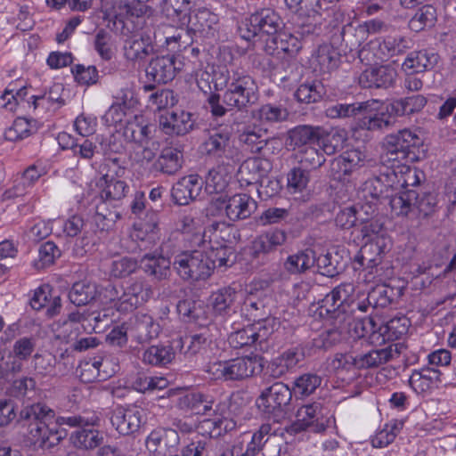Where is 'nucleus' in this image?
I'll return each instance as SVG.
<instances>
[{
    "instance_id": "338daca9",
    "label": "nucleus",
    "mask_w": 456,
    "mask_h": 456,
    "mask_svg": "<svg viewBox=\"0 0 456 456\" xmlns=\"http://www.w3.org/2000/svg\"><path fill=\"white\" fill-rule=\"evenodd\" d=\"M177 312L185 322H195L200 326L205 325L201 320H207L205 309L200 302L193 300H180L177 304Z\"/></svg>"
},
{
    "instance_id": "c756f323",
    "label": "nucleus",
    "mask_w": 456,
    "mask_h": 456,
    "mask_svg": "<svg viewBox=\"0 0 456 456\" xmlns=\"http://www.w3.org/2000/svg\"><path fill=\"white\" fill-rule=\"evenodd\" d=\"M154 131V126L144 123L142 117L134 116L126 123L123 136L127 142L144 147L149 144Z\"/></svg>"
},
{
    "instance_id": "a211bd4d",
    "label": "nucleus",
    "mask_w": 456,
    "mask_h": 456,
    "mask_svg": "<svg viewBox=\"0 0 456 456\" xmlns=\"http://www.w3.org/2000/svg\"><path fill=\"white\" fill-rule=\"evenodd\" d=\"M379 172V175H374L362 183L359 192L362 200L379 202L380 200H387L390 197V192L394 191L395 176L394 174H389L388 168L382 164Z\"/></svg>"
},
{
    "instance_id": "4d7b16f0",
    "label": "nucleus",
    "mask_w": 456,
    "mask_h": 456,
    "mask_svg": "<svg viewBox=\"0 0 456 456\" xmlns=\"http://www.w3.org/2000/svg\"><path fill=\"white\" fill-rule=\"evenodd\" d=\"M389 105L386 111L364 114L357 122V128L368 131H379L387 128L392 124Z\"/></svg>"
},
{
    "instance_id": "cd10ccee",
    "label": "nucleus",
    "mask_w": 456,
    "mask_h": 456,
    "mask_svg": "<svg viewBox=\"0 0 456 456\" xmlns=\"http://www.w3.org/2000/svg\"><path fill=\"white\" fill-rule=\"evenodd\" d=\"M270 298L263 293V291H256L249 293L244 298L241 311L243 314L253 322L274 318L271 315L269 306Z\"/></svg>"
},
{
    "instance_id": "0e129e2a",
    "label": "nucleus",
    "mask_w": 456,
    "mask_h": 456,
    "mask_svg": "<svg viewBox=\"0 0 456 456\" xmlns=\"http://www.w3.org/2000/svg\"><path fill=\"white\" fill-rule=\"evenodd\" d=\"M102 362L101 360L94 359L83 361L79 363L77 372L83 383H93L105 380L109 374L107 372H101V366Z\"/></svg>"
},
{
    "instance_id": "412c9836",
    "label": "nucleus",
    "mask_w": 456,
    "mask_h": 456,
    "mask_svg": "<svg viewBox=\"0 0 456 456\" xmlns=\"http://www.w3.org/2000/svg\"><path fill=\"white\" fill-rule=\"evenodd\" d=\"M199 89L206 95L207 110L211 114L213 120L224 117L228 110L221 103V95L214 91L213 71L208 69L200 70L196 76Z\"/></svg>"
},
{
    "instance_id": "ddd939ff",
    "label": "nucleus",
    "mask_w": 456,
    "mask_h": 456,
    "mask_svg": "<svg viewBox=\"0 0 456 456\" xmlns=\"http://www.w3.org/2000/svg\"><path fill=\"white\" fill-rule=\"evenodd\" d=\"M256 208V202L246 193L235 194L228 199L217 197L213 199L208 208V215H215L218 211H225L231 221L246 219Z\"/></svg>"
},
{
    "instance_id": "37998d69",
    "label": "nucleus",
    "mask_w": 456,
    "mask_h": 456,
    "mask_svg": "<svg viewBox=\"0 0 456 456\" xmlns=\"http://www.w3.org/2000/svg\"><path fill=\"white\" fill-rule=\"evenodd\" d=\"M440 375L441 372L436 368L414 370L409 379V384L417 394H424L436 386Z\"/></svg>"
},
{
    "instance_id": "6e6552de",
    "label": "nucleus",
    "mask_w": 456,
    "mask_h": 456,
    "mask_svg": "<svg viewBox=\"0 0 456 456\" xmlns=\"http://www.w3.org/2000/svg\"><path fill=\"white\" fill-rule=\"evenodd\" d=\"M212 261L205 250H184L174 256L172 267L183 281L206 280L212 274Z\"/></svg>"
},
{
    "instance_id": "09e8293b",
    "label": "nucleus",
    "mask_w": 456,
    "mask_h": 456,
    "mask_svg": "<svg viewBox=\"0 0 456 456\" xmlns=\"http://www.w3.org/2000/svg\"><path fill=\"white\" fill-rule=\"evenodd\" d=\"M58 426L82 428L84 427H100L101 413L94 411H84L78 414H65L56 418Z\"/></svg>"
},
{
    "instance_id": "9d476101",
    "label": "nucleus",
    "mask_w": 456,
    "mask_h": 456,
    "mask_svg": "<svg viewBox=\"0 0 456 456\" xmlns=\"http://www.w3.org/2000/svg\"><path fill=\"white\" fill-rule=\"evenodd\" d=\"M291 399L290 388L283 382H275L262 390L256 405L268 418L279 422L287 415Z\"/></svg>"
},
{
    "instance_id": "f03ea898",
    "label": "nucleus",
    "mask_w": 456,
    "mask_h": 456,
    "mask_svg": "<svg viewBox=\"0 0 456 456\" xmlns=\"http://www.w3.org/2000/svg\"><path fill=\"white\" fill-rule=\"evenodd\" d=\"M351 283L340 284L328 293L319 302V314L322 318L334 320L337 323L351 325V320H361L359 314V297L354 298L351 293Z\"/></svg>"
},
{
    "instance_id": "4c0bfd02",
    "label": "nucleus",
    "mask_w": 456,
    "mask_h": 456,
    "mask_svg": "<svg viewBox=\"0 0 456 456\" xmlns=\"http://www.w3.org/2000/svg\"><path fill=\"white\" fill-rule=\"evenodd\" d=\"M341 54L333 45L323 44L317 49L313 57L314 70L326 74L337 69L340 63Z\"/></svg>"
},
{
    "instance_id": "de8ad7c7",
    "label": "nucleus",
    "mask_w": 456,
    "mask_h": 456,
    "mask_svg": "<svg viewBox=\"0 0 456 456\" xmlns=\"http://www.w3.org/2000/svg\"><path fill=\"white\" fill-rule=\"evenodd\" d=\"M412 47L411 38L400 35L387 36L379 41V50L381 60L404 53Z\"/></svg>"
},
{
    "instance_id": "e2e57ef3",
    "label": "nucleus",
    "mask_w": 456,
    "mask_h": 456,
    "mask_svg": "<svg viewBox=\"0 0 456 456\" xmlns=\"http://www.w3.org/2000/svg\"><path fill=\"white\" fill-rule=\"evenodd\" d=\"M320 274L327 277H334L338 275L343 269L344 265L341 263V256L338 252L326 253L320 256L315 255V265Z\"/></svg>"
},
{
    "instance_id": "bf43d9fd",
    "label": "nucleus",
    "mask_w": 456,
    "mask_h": 456,
    "mask_svg": "<svg viewBox=\"0 0 456 456\" xmlns=\"http://www.w3.org/2000/svg\"><path fill=\"white\" fill-rule=\"evenodd\" d=\"M230 175L224 165L221 164L210 169L205 179V190L208 193H221L229 184Z\"/></svg>"
},
{
    "instance_id": "c03bdc74",
    "label": "nucleus",
    "mask_w": 456,
    "mask_h": 456,
    "mask_svg": "<svg viewBox=\"0 0 456 456\" xmlns=\"http://www.w3.org/2000/svg\"><path fill=\"white\" fill-rule=\"evenodd\" d=\"M315 265V251L312 248L299 250L289 255L283 263V268L289 274H301Z\"/></svg>"
},
{
    "instance_id": "864d4df0",
    "label": "nucleus",
    "mask_w": 456,
    "mask_h": 456,
    "mask_svg": "<svg viewBox=\"0 0 456 456\" xmlns=\"http://www.w3.org/2000/svg\"><path fill=\"white\" fill-rule=\"evenodd\" d=\"M326 94L322 81L314 79L302 83L295 92L296 99L304 103L317 102Z\"/></svg>"
},
{
    "instance_id": "2eb2a0df",
    "label": "nucleus",
    "mask_w": 456,
    "mask_h": 456,
    "mask_svg": "<svg viewBox=\"0 0 456 456\" xmlns=\"http://www.w3.org/2000/svg\"><path fill=\"white\" fill-rule=\"evenodd\" d=\"M110 419L119 435L131 436L137 433L146 422L145 411L135 404L118 406L111 411Z\"/></svg>"
},
{
    "instance_id": "49530a36",
    "label": "nucleus",
    "mask_w": 456,
    "mask_h": 456,
    "mask_svg": "<svg viewBox=\"0 0 456 456\" xmlns=\"http://www.w3.org/2000/svg\"><path fill=\"white\" fill-rule=\"evenodd\" d=\"M289 110L281 104L265 103L252 111V117L261 124L273 125L288 119Z\"/></svg>"
},
{
    "instance_id": "4468645a",
    "label": "nucleus",
    "mask_w": 456,
    "mask_h": 456,
    "mask_svg": "<svg viewBox=\"0 0 456 456\" xmlns=\"http://www.w3.org/2000/svg\"><path fill=\"white\" fill-rule=\"evenodd\" d=\"M289 10L297 13L295 32L301 37L317 33V17L322 10L320 0H285Z\"/></svg>"
},
{
    "instance_id": "5fc2aeb1",
    "label": "nucleus",
    "mask_w": 456,
    "mask_h": 456,
    "mask_svg": "<svg viewBox=\"0 0 456 456\" xmlns=\"http://www.w3.org/2000/svg\"><path fill=\"white\" fill-rule=\"evenodd\" d=\"M97 185L101 188L99 193L101 199L107 200L110 203L121 200L129 191V186L122 180L100 179Z\"/></svg>"
},
{
    "instance_id": "473e14b6",
    "label": "nucleus",
    "mask_w": 456,
    "mask_h": 456,
    "mask_svg": "<svg viewBox=\"0 0 456 456\" xmlns=\"http://www.w3.org/2000/svg\"><path fill=\"white\" fill-rule=\"evenodd\" d=\"M117 203L101 199L99 196L95 199V215L93 222L100 232H108L111 230L117 220L120 218V214L116 210Z\"/></svg>"
},
{
    "instance_id": "c9c22d12",
    "label": "nucleus",
    "mask_w": 456,
    "mask_h": 456,
    "mask_svg": "<svg viewBox=\"0 0 456 456\" xmlns=\"http://www.w3.org/2000/svg\"><path fill=\"white\" fill-rule=\"evenodd\" d=\"M237 296V291L232 287H224L213 292L209 297V305L215 314L224 317L235 313Z\"/></svg>"
},
{
    "instance_id": "423d86ee",
    "label": "nucleus",
    "mask_w": 456,
    "mask_h": 456,
    "mask_svg": "<svg viewBox=\"0 0 456 456\" xmlns=\"http://www.w3.org/2000/svg\"><path fill=\"white\" fill-rule=\"evenodd\" d=\"M422 145L421 138L411 129H403L386 136L380 156V164L387 165L402 161H414L417 151Z\"/></svg>"
},
{
    "instance_id": "f257e3e1",
    "label": "nucleus",
    "mask_w": 456,
    "mask_h": 456,
    "mask_svg": "<svg viewBox=\"0 0 456 456\" xmlns=\"http://www.w3.org/2000/svg\"><path fill=\"white\" fill-rule=\"evenodd\" d=\"M55 412L42 403L24 407L17 421L26 428L25 441L35 449H51L62 440L63 436L56 428H50L48 422L53 419Z\"/></svg>"
},
{
    "instance_id": "7ed1b4c3",
    "label": "nucleus",
    "mask_w": 456,
    "mask_h": 456,
    "mask_svg": "<svg viewBox=\"0 0 456 456\" xmlns=\"http://www.w3.org/2000/svg\"><path fill=\"white\" fill-rule=\"evenodd\" d=\"M281 322L276 318H268L253 322L242 329L232 332L228 342L232 348H251L265 352L272 345L273 336L280 328Z\"/></svg>"
},
{
    "instance_id": "bb28decb",
    "label": "nucleus",
    "mask_w": 456,
    "mask_h": 456,
    "mask_svg": "<svg viewBox=\"0 0 456 456\" xmlns=\"http://www.w3.org/2000/svg\"><path fill=\"white\" fill-rule=\"evenodd\" d=\"M203 180L198 175L183 176L172 187V197L180 206H186L196 200L202 190Z\"/></svg>"
},
{
    "instance_id": "72a5a7b5",
    "label": "nucleus",
    "mask_w": 456,
    "mask_h": 456,
    "mask_svg": "<svg viewBox=\"0 0 456 456\" xmlns=\"http://www.w3.org/2000/svg\"><path fill=\"white\" fill-rule=\"evenodd\" d=\"M172 261L163 256L148 253L141 259V268L149 276L157 281L168 279L171 275Z\"/></svg>"
},
{
    "instance_id": "20e7f679",
    "label": "nucleus",
    "mask_w": 456,
    "mask_h": 456,
    "mask_svg": "<svg viewBox=\"0 0 456 456\" xmlns=\"http://www.w3.org/2000/svg\"><path fill=\"white\" fill-rule=\"evenodd\" d=\"M228 89L222 96V104L229 110H247L259 98V88L256 81L248 74L234 70Z\"/></svg>"
},
{
    "instance_id": "5701e85b",
    "label": "nucleus",
    "mask_w": 456,
    "mask_h": 456,
    "mask_svg": "<svg viewBox=\"0 0 456 456\" xmlns=\"http://www.w3.org/2000/svg\"><path fill=\"white\" fill-rule=\"evenodd\" d=\"M127 325L131 338L140 344L156 338L161 330L159 323L151 315L142 313L131 317Z\"/></svg>"
},
{
    "instance_id": "c85d7f7f",
    "label": "nucleus",
    "mask_w": 456,
    "mask_h": 456,
    "mask_svg": "<svg viewBox=\"0 0 456 456\" xmlns=\"http://www.w3.org/2000/svg\"><path fill=\"white\" fill-rule=\"evenodd\" d=\"M187 23L191 35L198 33L203 37H213L216 31L218 16L207 8H199L194 13L188 17Z\"/></svg>"
},
{
    "instance_id": "79ce46f5",
    "label": "nucleus",
    "mask_w": 456,
    "mask_h": 456,
    "mask_svg": "<svg viewBox=\"0 0 456 456\" xmlns=\"http://www.w3.org/2000/svg\"><path fill=\"white\" fill-rule=\"evenodd\" d=\"M393 348L391 346L379 349H370L361 354H356V369L378 368L387 363L393 358Z\"/></svg>"
},
{
    "instance_id": "603ef678",
    "label": "nucleus",
    "mask_w": 456,
    "mask_h": 456,
    "mask_svg": "<svg viewBox=\"0 0 456 456\" xmlns=\"http://www.w3.org/2000/svg\"><path fill=\"white\" fill-rule=\"evenodd\" d=\"M320 127L310 126H297L288 133V144L294 149L307 144H317Z\"/></svg>"
},
{
    "instance_id": "58836bf2",
    "label": "nucleus",
    "mask_w": 456,
    "mask_h": 456,
    "mask_svg": "<svg viewBox=\"0 0 456 456\" xmlns=\"http://www.w3.org/2000/svg\"><path fill=\"white\" fill-rule=\"evenodd\" d=\"M175 349L174 340L171 343L151 346L142 352L141 359L144 364L166 366L175 358Z\"/></svg>"
},
{
    "instance_id": "393cba45",
    "label": "nucleus",
    "mask_w": 456,
    "mask_h": 456,
    "mask_svg": "<svg viewBox=\"0 0 456 456\" xmlns=\"http://www.w3.org/2000/svg\"><path fill=\"white\" fill-rule=\"evenodd\" d=\"M212 343V335L208 328L174 340L175 348L179 349L185 357L207 353Z\"/></svg>"
},
{
    "instance_id": "774afa93",
    "label": "nucleus",
    "mask_w": 456,
    "mask_h": 456,
    "mask_svg": "<svg viewBox=\"0 0 456 456\" xmlns=\"http://www.w3.org/2000/svg\"><path fill=\"white\" fill-rule=\"evenodd\" d=\"M346 142V136L344 131H332L326 134H318L317 145L327 155H333L342 151Z\"/></svg>"
},
{
    "instance_id": "aec40b11",
    "label": "nucleus",
    "mask_w": 456,
    "mask_h": 456,
    "mask_svg": "<svg viewBox=\"0 0 456 456\" xmlns=\"http://www.w3.org/2000/svg\"><path fill=\"white\" fill-rule=\"evenodd\" d=\"M396 77V69L390 65L370 66L359 75L358 84L365 89H387L395 85Z\"/></svg>"
},
{
    "instance_id": "69168bd1",
    "label": "nucleus",
    "mask_w": 456,
    "mask_h": 456,
    "mask_svg": "<svg viewBox=\"0 0 456 456\" xmlns=\"http://www.w3.org/2000/svg\"><path fill=\"white\" fill-rule=\"evenodd\" d=\"M436 19V9L431 4H425L410 20L409 28L412 31L419 32L426 28H432Z\"/></svg>"
},
{
    "instance_id": "8fccbe9b",
    "label": "nucleus",
    "mask_w": 456,
    "mask_h": 456,
    "mask_svg": "<svg viewBox=\"0 0 456 456\" xmlns=\"http://www.w3.org/2000/svg\"><path fill=\"white\" fill-rule=\"evenodd\" d=\"M428 100L422 94H414L393 101L390 104L391 113L395 116H410L419 112L427 104Z\"/></svg>"
},
{
    "instance_id": "13d9d810",
    "label": "nucleus",
    "mask_w": 456,
    "mask_h": 456,
    "mask_svg": "<svg viewBox=\"0 0 456 456\" xmlns=\"http://www.w3.org/2000/svg\"><path fill=\"white\" fill-rule=\"evenodd\" d=\"M369 104L364 102L342 103L337 102L326 109V116L330 118H353L359 114H364Z\"/></svg>"
},
{
    "instance_id": "6e6d98bb",
    "label": "nucleus",
    "mask_w": 456,
    "mask_h": 456,
    "mask_svg": "<svg viewBox=\"0 0 456 456\" xmlns=\"http://www.w3.org/2000/svg\"><path fill=\"white\" fill-rule=\"evenodd\" d=\"M97 296V286L87 281L75 282L69 292L70 302L77 306L93 302Z\"/></svg>"
},
{
    "instance_id": "e433bc0d",
    "label": "nucleus",
    "mask_w": 456,
    "mask_h": 456,
    "mask_svg": "<svg viewBox=\"0 0 456 456\" xmlns=\"http://www.w3.org/2000/svg\"><path fill=\"white\" fill-rule=\"evenodd\" d=\"M439 61V55L433 49H422L411 52L403 63L404 69L424 72L433 69Z\"/></svg>"
},
{
    "instance_id": "f8f14e48",
    "label": "nucleus",
    "mask_w": 456,
    "mask_h": 456,
    "mask_svg": "<svg viewBox=\"0 0 456 456\" xmlns=\"http://www.w3.org/2000/svg\"><path fill=\"white\" fill-rule=\"evenodd\" d=\"M323 410L321 402L303 404L297 411L296 420L286 428V431L292 436L303 431L324 432L327 428V421L324 418Z\"/></svg>"
},
{
    "instance_id": "3c124183",
    "label": "nucleus",
    "mask_w": 456,
    "mask_h": 456,
    "mask_svg": "<svg viewBox=\"0 0 456 456\" xmlns=\"http://www.w3.org/2000/svg\"><path fill=\"white\" fill-rule=\"evenodd\" d=\"M417 199V191L406 190L393 195L390 193L389 205L392 212L397 216H407L414 213V200Z\"/></svg>"
},
{
    "instance_id": "052dcab7",
    "label": "nucleus",
    "mask_w": 456,
    "mask_h": 456,
    "mask_svg": "<svg viewBox=\"0 0 456 456\" xmlns=\"http://www.w3.org/2000/svg\"><path fill=\"white\" fill-rule=\"evenodd\" d=\"M216 442L211 436L198 434L182 448L180 456H209Z\"/></svg>"
},
{
    "instance_id": "b1692460",
    "label": "nucleus",
    "mask_w": 456,
    "mask_h": 456,
    "mask_svg": "<svg viewBox=\"0 0 456 456\" xmlns=\"http://www.w3.org/2000/svg\"><path fill=\"white\" fill-rule=\"evenodd\" d=\"M240 142L248 146L253 153H257L264 158L268 157L274 150V139L267 138V131L256 126H247L239 134Z\"/></svg>"
},
{
    "instance_id": "a19ab883",
    "label": "nucleus",
    "mask_w": 456,
    "mask_h": 456,
    "mask_svg": "<svg viewBox=\"0 0 456 456\" xmlns=\"http://www.w3.org/2000/svg\"><path fill=\"white\" fill-rule=\"evenodd\" d=\"M287 239L284 231L280 229L269 230L256 236L252 242V249L255 256L268 254L282 245Z\"/></svg>"
},
{
    "instance_id": "7c9ffc66",
    "label": "nucleus",
    "mask_w": 456,
    "mask_h": 456,
    "mask_svg": "<svg viewBox=\"0 0 456 456\" xmlns=\"http://www.w3.org/2000/svg\"><path fill=\"white\" fill-rule=\"evenodd\" d=\"M301 48L302 43L297 37L281 31L271 40H267V43L264 46L265 52L270 55L286 53L289 56H293L297 53Z\"/></svg>"
},
{
    "instance_id": "f704fd0d",
    "label": "nucleus",
    "mask_w": 456,
    "mask_h": 456,
    "mask_svg": "<svg viewBox=\"0 0 456 456\" xmlns=\"http://www.w3.org/2000/svg\"><path fill=\"white\" fill-rule=\"evenodd\" d=\"M286 191L295 199H302L308 195V184L310 183V172L298 165L290 168L286 175Z\"/></svg>"
},
{
    "instance_id": "2f4dec72",
    "label": "nucleus",
    "mask_w": 456,
    "mask_h": 456,
    "mask_svg": "<svg viewBox=\"0 0 456 456\" xmlns=\"http://www.w3.org/2000/svg\"><path fill=\"white\" fill-rule=\"evenodd\" d=\"M183 152L175 147H165L152 164V170L166 175H175L183 167Z\"/></svg>"
},
{
    "instance_id": "39448f33",
    "label": "nucleus",
    "mask_w": 456,
    "mask_h": 456,
    "mask_svg": "<svg viewBox=\"0 0 456 456\" xmlns=\"http://www.w3.org/2000/svg\"><path fill=\"white\" fill-rule=\"evenodd\" d=\"M283 28L280 15L271 8H263L240 21L238 31L241 38L251 41L271 40Z\"/></svg>"
},
{
    "instance_id": "4be33fe9",
    "label": "nucleus",
    "mask_w": 456,
    "mask_h": 456,
    "mask_svg": "<svg viewBox=\"0 0 456 456\" xmlns=\"http://www.w3.org/2000/svg\"><path fill=\"white\" fill-rule=\"evenodd\" d=\"M148 220H142L134 224L131 238L138 242L141 249H150L159 240V215L157 211H147Z\"/></svg>"
},
{
    "instance_id": "0eeeda50",
    "label": "nucleus",
    "mask_w": 456,
    "mask_h": 456,
    "mask_svg": "<svg viewBox=\"0 0 456 456\" xmlns=\"http://www.w3.org/2000/svg\"><path fill=\"white\" fill-rule=\"evenodd\" d=\"M262 369L261 358L254 355L216 361L209 363L206 370L216 380L240 381L261 372Z\"/></svg>"
},
{
    "instance_id": "9b49d317",
    "label": "nucleus",
    "mask_w": 456,
    "mask_h": 456,
    "mask_svg": "<svg viewBox=\"0 0 456 456\" xmlns=\"http://www.w3.org/2000/svg\"><path fill=\"white\" fill-rule=\"evenodd\" d=\"M184 403L196 414L210 416V411H213L215 418L205 419L203 423L208 428L212 426L214 429H218V435H220L223 429L227 430L228 425H224V423L227 422L230 412L226 403H219L216 405V409L213 410V401L201 393H192L186 395Z\"/></svg>"
},
{
    "instance_id": "a18cd8bd",
    "label": "nucleus",
    "mask_w": 456,
    "mask_h": 456,
    "mask_svg": "<svg viewBox=\"0 0 456 456\" xmlns=\"http://www.w3.org/2000/svg\"><path fill=\"white\" fill-rule=\"evenodd\" d=\"M94 427H84L70 435L72 444L80 450H94L103 443V433Z\"/></svg>"
},
{
    "instance_id": "ea45409f",
    "label": "nucleus",
    "mask_w": 456,
    "mask_h": 456,
    "mask_svg": "<svg viewBox=\"0 0 456 456\" xmlns=\"http://www.w3.org/2000/svg\"><path fill=\"white\" fill-rule=\"evenodd\" d=\"M408 161H402L383 165L387 167L389 174H394L395 179L394 180V190L398 188H407L409 186H415L419 184L420 178L418 175V170L411 167L407 164Z\"/></svg>"
},
{
    "instance_id": "680f3d73",
    "label": "nucleus",
    "mask_w": 456,
    "mask_h": 456,
    "mask_svg": "<svg viewBox=\"0 0 456 456\" xmlns=\"http://www.w3.org/2000/svg\"><path fill=\"white\" fill-rule=\"evenodd\" d=\"M404 422L401 419H391L386 423L371 439V444L375 448H384L392 444L401 432Z\"/></svg>"
},
{
    "instance_id": "6ab92c4d",
    "label": "nucleus",
    "mask_w": 456,
    "mask_h": 456,
    "mask_svg": "<svg viewBox=\"0 0 456 456\" xmlns=\"http://www.w3.org/2000/svg\"><path fill=\"white\" fill-rule=\"evenodd\" d=\"M384 249L378 242L365 243L354 258V269L367 272L371 278L382 275V264Z\"/></svg>"
},
{
    "instance_id": "a878e982",
    "label": "nucleus",
    "mask_w": 456,
    "mask_h": 456,
    "mask_svg": "<svg viewBox=\"0 0 456 456\" xmlns=\"http://www.w3.org/2000/svg\"><path fill=\"white\" fill-rule=\"evenodd\" d=\"M194 127L192 114L183 110L167 112L159 117V128L168 135H184Z\"/></svg>"
},
{
    "instance_id": "1a4fd4ad",
    "label": "nucleus",
    "mask_w": 456,
    "mask_h": 456,
    "mask_svg": "<svg viewBox=\"0 0 456 456\" xmlns=\"http://www.w3.org/2000/svg\"><path fill=\"white\" fill-rule=\"evenodd\" d=\"M232 134V128L230 126L218 125L213 127L200 144L201 152L220 164L228 165L238 155Z\"/></svg>"
},
{
    "instance_id": "f3484780",
    "label": "nucleus",
    "mask_w": 456,
    "mask_h": 456,
    "mask_svg": "<svg viewBox=\"0 0 456 456\" xmlns=\"http://www.w3.org/2000/svg\"><path fill=\"white\" fill-rule=\"evenodd\" d=\"M183 67L184 62L179 54L158 56L151 60L146 69V76L156 83L167 84L172 81Z\"/></svg>"
},
{
    "instance_id": "dca6fc26",
    "label": "nucleus",
    "mask_w": 456,
    "mask_h": 456,
    "mask_svg": "<svg viewBox=\"0 0 456 456\" xmlns=\"http://www.w3.org/2000/svg\"><path fill=\"white\" fill-rule=\"evenodd\" d=\"M122 51L124 58L133 66L144 65L155 53V39L148 32L134 34L124 41Z\"/></svg>"
}]
</instances>
